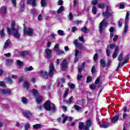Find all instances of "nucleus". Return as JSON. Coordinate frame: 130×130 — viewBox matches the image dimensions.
Listing matches in <instances>:
<instances>
[{
	"mask_svg": "<svg viewBox=\"0 0 130 130\" xmlns=\"http://www.w3.org/2000/svg\"><path fill=\"white\" fill-rule=\"evenodd\" d=\"M54 72H55V70L54 69V65L53 63L51 62L49 66V73L47 74V71H45L44 78V79H47V76L49 75L50 78H52L53 77V75H54Z\"/></svg>",
	"mask_w": 130,
	"mask_h": 130,
	"instance_id": "f257e3e1",
	"label": "nucleus"
},
{
	"mask_svg": "<svg viewBox=\"0 0 130 130\" xmlns=\"http://www.w3.org/2000/svg\"><path fill=\"white\" fill-rule=\"evenodd\" d=\"M23 33L24 35H27V36H29V37H32L33 36V33L34 29L30 27H25V24L24 23L23 24Z\"/></svg>",
	"mask_w": 130,
	"mask_h": 130,
	"instance_id": "f03ea898",
	"label": "nucleus"
},
{
	"mask_svg": "<svg viewBox=\"0 0 130 130\" xmlns=\"http://www.w3.org/2000/svg\"><path fill=\"white\" fill-rule=\"evenodd\" d=\"M82 41V36L78 38L77 40H75L73 44L75 45L76 48H78V49H82V44L81 42Z\"/></svg>",
	"mask_w": 130,
	"mask_h": 130,
	"instance_id": "7ed1b4c3",
	"label": "nucleus"
},
{
	"mask_svg": "<svg viewBox=\"0 0 130 130\" xmlns=\"http://www.w3.org/2000/svg\"><path fill=\"white\" fill-rule=\"evenodd\" d=\"M107 25L108 24L107 23V22L105 21L104 20H103L100 23L99 25V32L100 34H102V32H103V27H107Z\"/></svg>",
	"mask_w": 130,
	"mask_h": 130,
	"instance_id": "20e7f679",
	"label": "nucleus"
},
{
	"mask_svg": "<svg viewBox=\"0 0 130 130\" xmlns=\"http://www.w3.org/2000/svg\"><path fill=\"white\" fill-rule=\"evenodd\" d=\"M44 108L47 111H50V110H51V103L50 102V101L47 100L44 104Z\"/></svg>",
	"mask_w": 130,
	"mask_h": 130,
	"instance_id": "39448f33",
	"label": "nucleus"
},
{
	"mask_svg": "<svg viewBox=\"0 0 130 130\" xmlns=\"http://www.w3.org/2000/svg\"><path fill=\"white\" fill-rule=\"evenodd\" d=\"M61 71H64L68 69V63L67 60L64 59L61 63L60 67Z\"/></svg>",
	"mask_w": 130,
	"mask_h": 130,
	"instance_id": "423d86ee",
	"label": "nucleus"
},
{
	"mask_svg": "<svg viewBox=\"0 0 130 130\" xmlns=\"http://www.w3.org/2000/svg\"><path fill=\"white\" fill-rule=\"evenodd\" d=\"M14 32L12 33L13 36L15 37L17 39H20L21 34L19 32V29H14L13 30Z\"/></svg>",
	"mask_w": 130,
	"mask_h": 130,
	"instance_id": "0eeeda50",
	"label": "nucleus"
},
{
	"mask_svg": "<svg viewBox=\"0 0 130 130\" xmlns=\"http://www.w3.org/2000/svg\"><path fill=\"white\" fill-rule=\"evenodd\" d=\"M1 92L3 95H11L12 94V91H11V89L9 88L1 89Z\"/></svg>",
	"mask_w": 130,
	"mask_h": 130,
	"instance_id": "6e6552de",
	"label": "nucleus"
},
{
	"mask_svg": "<svg viewBox=\"0 0 130 130\" xmlns=\"http://www.w3.org/2000/svg\"><path fill=\"white\" fill-rule=\"evenodd\" d=\"M45 51L46 54V58L48 59L51 58V53L52 52V51L49 48H47L45 50Z\"/></svg>",
	"mask_w": 130,
	"mask_h": 130,
	"instance_id": "1a4fd4ad",
	"label": "nucleus"
},
{
	"mask_svg": "<svg viewBox=\"0 0 130 130\" xmlns=\"http://www.w3.org/2000/svg\"><path fill=\"white\" fill-rule=\"evenodd\" d=\"M23 115L25 117V118H27V119H29L31 118V117L32 116V113L29 111H26L23 113H22Z\"/></svg>",
	"mask_w": 130,
	"mask_h": 130,
	"instance_id": "9d476101",
	"label": "nucleus"
},
{
	"mask_svg": "<svg viewBox=\"0 0 130 130\" xmlns=\"http://www.w3.org/2000/svg\"><path fill=\"white\" fill-rule=\"evenodd\" d=\"M119 51V46H116L114 49V51L112 55L113 58H116L117 55L118 54V52Z\"/></svg>",
	"mask_w": 130,
	"mask_h": 130,
	"instance_id": "9b49d317",
	"label": "nucleus"
},
{
	"mask_svg": "<svg viewBox=\"0 0 130 130\" xmlns=\"http://www.w3.org/2000/svg\"><path fill=\"white\" fill-rule=\"evenodd\" d=\"M37 0H26V4L27 5H31L32 7H36L37 6Z\"/></svg>",
	"mask_w": 130,
	"mask_h": 130,
	"instance_id": "f8f14e48",
	"label": "nucleus"
},
{
	"mask_svg": "<svg viewBox=\"0 0 130 130\" xmlns=\"http://www.w3.org/2000/svg\"><path fill=\"white\" fill-rule=\"evenodd\" d=\"M23 88L26 89V90H29V88H30V84L27 80H25L23 83Z\"/></svg>",
	"mask_w": 130,
	"mask_h": 130,
	"instance_id": "ddd939ff",
	"label": "nucleus"
},
{
	"mask_svg": "<svg viewBox=\"0 0 130 130\" xmlns=\"http://www.w3.org/2000/svg\"><path fill=\"white\" fill-rule=\"evenodd\" d=\"M120 115V114H117V116H114L113 118L111 120V121L113 123H115L117 121H118V120L119 119V116Z\"/></svg>",
	"mask_w": 130,
	"mask_h": 130,
	"instance_id": "4468645a",
	"label": "nucleus"
},
{
	"mask_svg": "<svg viewBox=\"0 0 130 130\" xmlns=\"http://www.w3.org/2000/svg\"><path fill=\"white\" fill-rule=\"evenodd\" d=\"M128 21H125L124 22V30L123 32V35H125L126 34V32H127V30L128 29Z\"/></svg>",
	"mask_w": 130,
	"mask_h": 130,
	"instance_id": "2eb2a0df",
	"label": "nucleus"
},
{
	"mask_svg": "<svg viewBox=\"0 0 130 130\" xmlns=\"http://www.w3.org/2000/svg\"><path fill=\"white\" fill-rule=\"evenodd\" d=\"M31 93H32V95L33 96H34V97H38V96L39 95V92H38L37 89L35 88L32 89Z\"/></svg>",
	"mask_w": 130,
	"mask_h": 130,
	"instance_id": "dca6fc26",
	"label": "nucleus"
},
{
	"mask_svg": "<svg viewBox=\"0 0 130 130\" xmlns=\"http://www.w3.org/2000/svg\"><path fill=\"white\" fill-rule=\"evenodd\" d=\"M103 17H106L107 19H108V18H110V17L112 16V14L109 12H103Z\"/></svg>",
	"mask_w": 130,
	"mask_h": 130,
	"instance_id": "f3484780",
	"label": "nucleus"
},
{
	"mask_svg": "<svg viewBox=\"0 0 130 130\" xmlns=\"http://www.w3.org/2000/svg\"><path fill=\"white\" fill-rule=\"evenodd\" d=\"M11 43V41H10L9 39L7 40L4 44V46L3 47V49H7V48H8V47H9V46L10 45Z\"/></svg>",
	"mask_w": 130,
	"mask_h": 130,
	"instance_id": "a211bd4d",
	"label": "nucleus"
},
{
	"mask_svg": "<svg viewBox=\"0 0 130 130\" xmlns=\"http://www.w3.org/2000/svg\"><path fill=\"white\" fill-rule=\"evenodd\" d=\"M42 125L41 124H36L32 125V128L34 129H39V128H41Z\"/></svg>",
	"mask_w": 130,
	"mask_h": 130,
	"instance_id": "6ab92c4d",
	"label": "nucleus"
},
{
	"mask_svg": "<svg viewBox=\"0 0 130 130\" xmlns=\"http://www.w3.org/2000/svg\"><path fill=\"white\" fill-rule=\"evenodd\" d=\"M100 64H101V67H102L103 68H105V67H107L106 61H105L104 59H101L100 61Z\"/></svg>",
	"mask_w": 130,
	"mask_h": 130,
	"instance_id": "aec40b11",
	"label": "nucleus"
},
{
	"mask_svg": "<svg viewBox=\"0 0 130 130\" xmlns=\"http://www.w3.org/2000/svg\"><path fill=\"white\" fill-rule=\"evenodd\" d=\"M64 11V7L63 6H61L59 7V9L57 10V14H61Z\"/></svg>",
	"mask_w": 130,
	"mask_h": 130,
	"instance_id": "412c9836",
	"label": "nucleus"
},
{
	"mask_svg": "<svg viewBox=\"0 0 130 130\" xmlns=\"http://www.w3.org/2000/svg\"><path fill=\"white\" fill-rule=\"evenodd\" d=\"M28 54H29V53L27 51L19 52V55H21V56H26V55H28Z\"/></svg>",
	"mask_w": 130,
	"mask_h": 130,
	"instance_id": "4be33fe9",
	"label": "nucleus"
},
{
	"mask_svg": "<svg viewBox=\"0 0 130 130\" xmlns=\"http://www.w3.org/2000/svg\"><path fill=\"white\" fill-rule=\"evenodd\" d=\"M13 63V60L11 59H8L5 60V64L6 66H11Z\"/></svg>",
	"mask_w": 130,
	"mask_h": 130,
	"instance_id": "5701e85b",
	"label": "nucleus"
},
{
	"mask_svg": "<svg viewBox=\"0 0 130 130\" xmlns=\"http://www.w3.org/2000/svg\"><path fill=\"white\" fill-rule=\"evenodd\" d=\"M98 8L99 9H101V10H104V9H105V4L102 3L98 4Z\"/></svg>",
	"mask_w": 130,
	"mask_h": 130,
	"instance_id": "b1692460",
	"label": "nucleus"
},
{
	"mask_svg": "<svg viewBox=\"0 0 130 130\" xmlns=\"http://www.w3.org/2000/svg\"><path fill=\"white\" fill-rule=\"evenodd\" d=\"M42 100H43V98L41 96H38L36 100L38 104H40L42 102Z\"/></svg>",
	"mask_w": 130,
	"mask_h": 130,
	"instance_id": "393cba45",
	"label": "nucleus"
},
{
	"mask_svg": "<svg viewBox=\"0 0 130 130\" xmlns=\"http://www.w3.org/2000/svg\"><path fill=\"white\" fill-rule=\"evenodd\" d=\"M108 126H109V123H108V122H107L106 123L102 124L100 127L101 128H107Z\"/></svg>",
	"mask_w": 130,
	"mask_h": 130,
	"instance_id": "a878e982",
	"label": "nucleus"
},
{
	"mask_svg": "<svg viewBox=\"0 0 130 130\" xmlns=\"http://www.w3.org/2000/svg\"><path fill=\"white\" fill-rule=\"evenodd\" d=\"M33 70H34V68H33V67L32 66L24 68V72H31V71H33Z\"/></svg>",
	"mask_w": 130,
	"mask_h": 130,
	"instance_id": "bb28decb",
	"label": "nucleus"
},
{
	"mask_svg": "<svg viewBox=\"0 0 130 130\" xmlns=\"http://www.w3.org/2000/svg\"><path fill=\"white\" fill-rule=\"evenodd\" d=\"M85 125L91 127V125H92V120H91V119H87Z\"/></svg>",
	"mask_w": 130,
	"mask_h": 130,
	"instance_id": "cd10ccee",
	"label": "nucleus"
},
{
	"mask_svg": "<svg viewBox=\"0 0 130 130\" xmlns=\"http://www.w3.org/2000/svg\"><path fill=\"white\" fill-rule=\"evenodd\" d=\"M73 96H71L69 99V100H65L64 102H66V104H72V102L73 101Z\"/></svg>",
	"mask_w": 130,
	"mask_h": 130,
	"instance_id": "c85d7f7f",
	"label": "nucleus"
},
{
	"mask_svg": "<svg viewBox=\"0 0 130 130\" xmlns=\"http://www.w3.org/2000/svg\"><path fill=\"white\" fill-rule=\"evenodd\" d=\"M118 60L119 61V62H121V61L123 60V53H120L118 58Z\"/></svg>",
	"mask_w": 130,
	"mask_h": 130,
	"instance_id": "c756f323",
	"label": "nucleus"
},
{
	"mask_svg": "<svg viewBox=\"0 0 130 130\" xmlns=\"http://www.w3.org/2000/svg\"><path fill=\"white\" fill-rule=\"evenodd\" d=\"M82 128L83 130H90V127L87 126V125H84V122H82Z\"/></svg>",
	"mask_w": 130,
	"mask_h": 130,
	"instance_id": "7c9ffc66",
	"label": "nucleus"
},
{
	"mask_svg": "<svg viewBox=\"0 0 130 130\" xmlns=\"http://www.w3.org/2000/svg\"><path fill=\"white\" fill-rule=\"evenodd\" d=\"M82 31L85 34H87V33H89V32H90V30L88 29V28H87L86 26L82 28Z\"/></svg>",
	"mask_w": 130,
	"mask_h": 130,
	"instance_id": "2f4dec72",
	"label": "nucleus"
},
{
	"mask_svg": "<svg viewBox=\"0 0 130 130\" xmlns=\"http://www.w3.org/2000/svg\"><path fill=\"white\" fill-rule=\"evenodd\" d=\"M41 5L43 8H45L47 6V3H46V0H41Z\"/></svg>",
	"mask_w": 130,
	"mask_h": 130,
	"instance_id": "473e14b6",
	"label": "nucleus"
},
{
	"mask_svg": "<svg viewBox=\"0 0 130 130\" xmlns=\"http://www.w3.org/2000/svg\"><path fill=\"white\" fill-rule=\"evenodd\" d=\"M5 80L6 81V82H8V83H9V84H10V85H12V84H13V79H12V78H11L10 77H6L5 78Z\"/></svg>",
	"mask_w": 130,
	"mask_h": 130,
	"instance_id": "72a5a7b5",
	"label": "nucleus"
},
{
	"mask_svg": "<svg viewBox=\"0 0 130 130\" xmlns=\"http://www.w3.org/2000/svg\"><path fill=\"white\" fill-rule=\"evenodd\" d=\"M15 26H16V22H15L14 21H12L11 24V30L12 31L17 29L15 28Z\"/></svg>",
	"mask_w": 130,
	"mask_h": 130,
	"instance_id": "f704fd0d",
	"label": "nucleus"
},
{
	"mask_svg": "<svg viewBox=\"0 0 130 130\" xmlns=\"http://www.w3.org/2000/svg\"><path fill=\"white\" fill-rule=\"evenodd\" d=\"M21 101L23 104H27L28 103V100L24 96L21 98Z\"/></svg>",
	"mask_w": 130,
	"mask_h": 130,
	"instance_id": "c9c22d12",
	"label": "nucleus"
},
{
	"mask_svg": "<svg viewBox=\"0 0 130 130\" xmlns=\"http://www.w3.org/2000/svg\"><path fill=\"white\" fill-rule=\"evenodd\" d=\"M92 80H93V78H92L91 76H88L86 78V83H87V84H88V83H91Z\"/></svg>",
	"mask_w": 130,
	"mask_h": 130,
	"instance_id": "e433bc0d",
	"label": "nucleus"
},
{
	"mask_svg": "<svg viewBox=\"0 0 130 130\" xmlns=\"http://www.w3.org/2000/svg\"><path fill=\"white\" fill-rule=\"evenodd\" d=\"M129 19V11H127L126 14L125 22H128Z\"/></svg>",
	"mask_w": 130,
	"mask_h": 130,
	"instance_id": "4c0bfd02",
	"label": "nucleus"
},
{
	"mask_svg": "<svg viewBox=\"0 0 130 130\" xmlns=\"http://www.w3.org/2000/svg\"><path fill=\"white\" fill-rule=\"evenodd\" d=\"M89 88L91 89V90H96L97 86L94 84H91L89 85Z\"/></svg>",
	"mask_w": 130,
	"mask_h": 130,
	"instance_id": "58836bf2",
	"label": "nucleus"
},
{
	"mask_svg": "<svg viewBox=\"0 0 130 130\" xmlns=\"http://www.w3.org/2000/svg\"><path fill=\"white\" fill-rule=\"evenodd\" d=\"M69 92H70V90L69 89H67L63 94V97L64 98H66V97L69 94Z\"/></svg>",
	"mask_w": 130,
	"mask_h": 130,
	"instance_id": "ea45409f",
	"label": "nucleus"
},
{
	"mask_svg": "<svg viewBox=\"0 0 130 130\" xmlns=\"http://www.w3.org/2000/svg\"><path fill=\"white\" fill-rule=\"evenodd\" d=\"M92 13L93 15H96L97 14V8L95 6L92 7Z\"/></svg>",
	"mask_w": 130,
	"mask_h": 130,
	"instance_id": "a19ab883",
	"label": "nucleus"
},
{
	"mask_svg": "<svg viewBox=\"0 0 130 130\" xmlns=\"http://www.w3.org/2000/svg\"><path fill=\"white\" fill-rule=\"evenodd\" d=\"M101 79V77H100V76H99L95 80V82H94V84L95 85H98V84H99V83H100V80Z\"/></svg>",
	"mask_w": 130,
	"mask_h": 130,
	"instance_id": "79ce46f5",
	"label": "nucleus"
},
{
	"mask_svg": "<svg viewBox=\"0 0 130 130\" xmlns=\"http://www.w3.org/2000/svg\"><path fill=\"white\" fill-rule=\"evenodd\" d=\"M122 19H120L118 21V26L119 28H121L122 26Z\"/></svg>",
	"mask_w": 130,
	"mask_h": 130,
	"instance_id": "37998d69",
	"label": "nucleus"
},
{
	"mask_svg": "<svg viewBox=\"0 0 130 130\" xmlns=\"http://www.w3.org/2000/svg\"><path fill=\"white\" fill-rule=\"evenodd\" d=\"M56 52H57L56 54L57 55H61V54H63V53H64V52L61 50H58Z\"/></svg>",
	"mask_w": 130,
	"mask_h": 130,
	"instance_id": "c03bdc74",
	"label": "nucleus"
},
{
	"mask_svg": "<svg viewBox=\"0 0 130 130\" xmlns=\"http://www.w3.org/2000/svg\"><path fill=\"white\" fill-rule=\"evenodd\" d=\"M0 36L4 37L5 36V29L2 28V30H0Z\"/></svg>",
	"mask_w": 130,
	"mask_h": 130,
	"instance_id": "a18cd8bd",
	"label": "nucleus"
},
{
	"mask_svg": "<svg viewBox=\"0 0 130 130\" xmlns=\"http://www.w3.org/2000/svg\"><path fill=\"white\" fill-rule=\"evenodd\" d=\"M93 60L94 61H97L98 60V54L96 53L94 55H93Z\"/></svg>",
	"mask_w": 130,
	"mask_h": 130,
	"instance_id": "49530a36",
	"label": "nucleus"
},
{
	"mask_svg": "<svg viewBox=\"0 0 130 130\" xmlns=\"http://www.w3.org/2000/svg\"><path fill=\"white\" fill-rule=\"evenodd\" d=\"M59 49V45L56 44L54 47V51L55 52L57 51Z\"/></svg>",
	"mask_w": 130,
	"mask_h": 130,
	"instance_id": "de8ad7c7",
	"label": "nucleus"
},
{
	"mask_svg": "<svg viewBox=\"0 0 130 130\" xmlns=\"http://www.w3.org/2000/svg\"><path fill=\"white\" fill-rule=\"evenodd\" d=\"M51 110H52V112H55L56 111V107L55 104H53V107L52 108L51 107Z\"/></svg>",
	"mask_w": 130,
	"mask_h": 130,
	"instance_id": "09e8293b",
	"label": "nucleus"
},
{
	"mask_svg": "<svg viewBox=\"0 0 130 130\" xmlns=\"http://www.w3.org/2000/svg\"><path fill=\"white\" fill-rule=\"evenodd\" d=\"M112 62V60H111V59H109L108 60L107 63H106L107 67H110Z\"/></svg>",
	"mask_w": 130,
	"mask_h": 130,
	"instance_id": "8fccbe9b",
	"label": "nucleus"
},
{
	"mask_svg": "<svg viewBox=\"0 0 130 130\" xmlns=\"http://www.w3.org/2000/svg\"><path fill=\"white\" fill-rule=\"evenodd\" d=\"M7 13V7L2 9V15H6Z\"/></svg>",
	"mask_w": 130,
	"mask_h": 130,
	"instance_id": "3c124183",
	"label": "nucleus"
},
{
	"mask_svg": "<svg viewBox=\"0 0 130 130\" xmlns=\"http://www.w3.org/2000/svg\"><path fill=\"white\" fill-rule=\"evenodd\" d=\"M0 87L6 88V84H5L4 81H0Z\"/></svg>",
	"mask_w": 130,
	"mask_h": 130,
	"instance_id": "603ef678",
	"label": "nucleus"
},
{
	"mask_svg": "<svg viewBox=\"0 0 130 130\" xmlns=\"http://www.w3.org/2000/svg\"><path fill=\"white\" fill-rule=\"evenodd\" d=\"M91 72V74H95V73H96V68H95V66H92Z\"/></svg>",
	"mask_w": 130,
	"mask_h": 130,
	"instance_id": "864d4df0",
	"label": "nucleus"
},
{
	"mask_svg": "<svg viewBox=\"0 0 130 130\" xmlns=\"http://www.w3.org/2000/svg\"><path fill=\"white\" fill-rule=\"evenodd\" d=\"M79 54H80V51L79 50H76L74 53V55L76 57H78L79 56Z\"/></svg>",
	"mask_w": 130,
	"mask_h": 130,
	"instance_id": "5fc2aeb1",
	"label": "nucleus"
},
{
	"mask_svg": "<svg viewBox=\"0 0 130 130\" xmlns=\"http://www.w3.org/2000/svg\"><path fill=\"white\" fill-rule=\"evenodd\" d=\"M74 107L75 110H77V111H80V106H79L77 105H74Z\"/></svg>",
	"mask_w": 130,
	"mask_h": 130,
	"instance_id": "6e6d98bb",
	"label": "nucleus"
},
{
	"mask_svg": "<svg viewBox=\"0 0 130 130\" xmlns=\"http://www.w3.org/2000/svg\"><path fill=\"white\" fill-rule=\"evenodd\" d=\"M57 33L60 36H62L63 35V31L62 30H57Z\"/></svg>",
	"mask_w": 130,
	"mask_h": 130,
	"instance_id": "4d7b16f0",
	"label": "nucleus"
},
{
	"mask_svg": "<svg viewBox=\"0 0 130 130\" xmlns=\"http://www.w3.org/2000/svg\"><path fill=\"white\" fill-rule=\"evenodd\" d=\"M25 130H28L29 127H30V124L29 123H26L24 126Z\"/></svg>",
	"mask_w": 130,
	"mask_h": 130,
	"instance_id": "13d9d810",
	"label": "nucleus"
},
{
	"mask_svg": "<svg viewBox=\"0 0 130 130\" xmlns=\"http://www.w3.org/2000/svg\"><path fill=\"white\" fill-rule=\"evenodd\" d=\"M17 64L19 66V67H22V66H23V62L20 60H18Z\"/></svg>",
	"mask_w": 130,
	"mask_h": 130,
	"instance_id": "bf43d9fd",
	"label": "nucleus"
},
{
	"mask_svg": "<svg viewBox=\"0 0 130 130\" xmlns=\"http://www.w3.org/2000/svg\"><path fill=\"white\" fill-rule=\"evenodd\" d=\"M109 46H110V48L111 49H113V48H114V47H116V46H115V44H109Z\"/></svg>",
	"mask_w": 130,
	"mask_h": 130,
	"instance_id": "052dcab7",
	"label": "nucleus"
},
{
	"mask_svg": "<svg viewBox=\"0 0 130 130\" xmlns=\"http://www.w3.org/2000/svg\"><path fill=\"white\" fill-rule=\"evenodd\" d=\"M68 86H69V88L70 89H75V85L74 83H72L71 84H69Z\"/></svg>",
	"mask_w": 130,
	"mask_h": 130,
	"instance_id": "680f3d73",
	"label": "nucleus"
},
{
	"mask_svg": "<svg viewBox=\"0 0 130 130\" xmlns=\"http://www.w3.org/2000/svg\"><path fill=\"white\" fill-rule=\"evenodd\" d=\"M115 30V29L114 28V27L112 26L109 29V31L110 32V33H113Z\"/></svg>",
	"mask_w": 130,
	"mask_h": 130,
	"instance_id": "e2e57ef3",
	"label": "nucleus"
},
{
	"mask_svg": "<svg viewBox=\"0 0 130 130\" xmlns=\"http://www.w3.org/2000/svg\"><path fill=\"white\" fill-rule=\"evenodd\" d=\"M91 4L92 5H93V6H96V5L98 4V0H94L93 1H92Z\"/></svg>",
	"mask_w": 130,
	"mask_h": 130,
	"instance_id": "0e129e2a",
	"label": "nucleus"
},
{
	"mask_svg": "<svg viewBox=\"0 0 130 130\" xmlns=\"http://www.w3.org/2000/svg\"><path fill=\"white\" fill-rule=\"evenodd\" d=\"M24 81V78L23 76L20 77L18 79V83H22Z\"/></svg>",
	"mask_w": 130,
	"mask_h": 130,
	"instance_id": "69168bd1",
	"label": "nucleus"
},
{
	"mask_svg": "<svg viewBox=\"0 0 130 130\" xmlns=\"http://www.w3.org/2000/svg\"><path fill=\"white\" fill-rule=\"evenodd\" d=\"M58 5L60 6H62L63 5V1L62 0H58Z\"/></svg>",
	"mask_w": 130,
	"mask_h": 130,
	"instance_id": "338daca9",
	"label": "nucleus"
},
{
	"mask_svg": "<svg viewBox=\"0 0 130 130\" xmlns=\"http://www.w3.org/2000/svg\"><path fill=\"white\" fill-rule=\"evenodd\" d=\"M82 79V75L78 74L77 76V81H80Z\"/></svg>",
	"mask_w": 130,
	"mask_h": 130,
	"instance_id": "774afa93",
	"label": "nucleus"
}]
</instances>
